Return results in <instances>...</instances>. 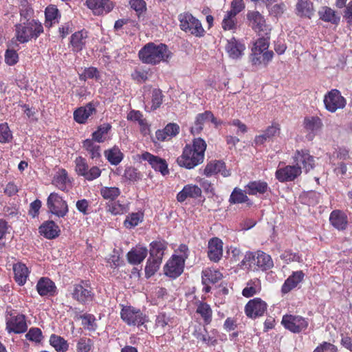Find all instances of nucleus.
Wrapping results in <instances>:
<instances>
[{
    "instance_id": "f257e3e1",
    "label": "nucleus",
    "mask_w": 352,
    "mask_h": 352,
    "mask_svg": "<svg viewBox=\"0 0 352 352\" xmlns=\"http://www.w3.org/2000/svg\"><path fill=\"white\" fill-rule=\"evenodd\" d=\"M207 144L201 138H195L190 144H186L182 154L177 157V163L181 167L192 169L203 163Z\"/></svg>"
},
{
    "instance_id": "f03ea898",
    "label": "nucleus",
    "mask_w": 352,
    "mask_h": 352,
    "mask_svg": "<svg viewBox=\"0 0 352 352\" xmlns=\"http://www.w3.org/2000/svg\"><path fill=\"white\" fill-rule=\"evenodd\" d=\"M173 53L164 43L155 44L153 42L146 43L138 52L140 60L145 64L156 65L161 62H168Z\"/></svg>"
},
{
    "instance_id": "7ed1b4c3",
    "label": "nucleus",
    "mask_w": 352,
    "mask_h": 352,
    "mask_svg": "<svg viewBox=\"0 0 352 352\" xmlns=\"http://www.w3.org/2000/svg\"><path fill=\"white\" fill-rule=\"evenodd\" d=\"M180 29L186 33H189L196 37L201 38L205 36L206 31L201 22L188 12L180 13L178 15Z\"/></svg>"
},
{
    "instance_id": "20e7f679",
    "label": "nucleus",
    "mask_w": 352,
    "mask_h": 352,
    "mask_svg": "<svg viewBox=\"0 0 352 352\" xmlns=\"http://www.w3.org/2000/svg\"><path fill=\"white\" fill-rule=\"evenodd\" d=\"M120 318L129 326L140 327L148 320L145 314L131 305H122Z\"/></svg>"
},
{
    "instance_id": "39448f33",
    "label": "nucleus",
    "mask_w": 352,
    "mask_h": 352,
    "mask_svg": "<svg viewBox=\"0 0 352 352\" xmlns=\"http://www.w3.org/2000/svg\"><path fill=\"white\" fill-rule=\"evenodd\" d=\"M248 25L258 35H270L271 32L270 25L267 24L265 16L258 11L252 10L247 13Z\"/></svg>"
},
{
    "instance_id": "423d86ee",
    "label": "nucleus",
    "mask_w": 352,
    "mask_h": 352,
    "mask_svg": "<svg viewBox=\"0 0 352 352\" xmlns=\"http://www.w3.org/2000/svg\"><path fill=\"white\" fill-rule=\"evenodd\" d=\"M74 163L77 175L83 177L87 181H93L101 175V169L97 166H93L89 168L87 160L82 156L77 157Z\"/></svg>"
},
{
    "instance_id": "0eeeda50",
    "label": "nucleus",
    "mask_w": 352,
    "mask_h": 352,
    "mask_svg": "<svg viewBox=\"0 0 352 352\" xmlns=\"http://www.w3.org/2000/svg\"><path fill=\"white\" fill-rule=\"evenodd\" d=\"M47 207L52 214L64 218L69 212L67 203L57 192H52L47 199Z\"/></svg>"
},
{
    "instance_id": "6e6552de",
    "label": "nucleus",
    "mask_w": 352,
    "mask_h": 352,
    "mask_svg": "<svg viewBox=\"0 0 352 352\" xmlns=\"http://www.w3.org/2000/svg\"><path fill=\"white\" fill-rule=\"evenodd\" d=\"M324 108L330 113H335L338 109H342L346 104V99L337 89L327 91L323 98Z\"/></svg>"
},
{
    "instance_id": "1a4fd4ad",
    "label": "nucleus",
    "mask_w": 352,
    "mask_h": 352,
    "mask_svg": "<svg viewBox=\"0 0 352 352\" xmlns=\"http://www.w3.org/2000/svg\"><path fill=\"white\" fill-rule=\"evenodd\" d=\"M281 324L289 331L299 333L308 328L309 320L300 315L285 314L283 316Z\"/></svg>"
},
{
    "instance_id": "9d476101",
    "label": "nucleus",
    "mask_w": 352,
    "mask_h": 352,
    "mask_svg": "<svg viewBox=\"0 0 352 352\" xmlns=\"http://www.w3.org/2000/svg\"><path fill=\"white\" fill-rule=\"evenodd\" d=\"M72 298L81 304H87L91 302L94 298V293L87 281L82 280L80 283L74 286L72 293Z\"/></svg>"
},
{
    "instance_id": "9b49d317",
    "label": "nucleus",
    "mask_w": 352,
    "mask_h": 352,
    "mask_svg": "<svg viewBox=\"0 0 352 352\" xmlns=\"http://www.w3.org/2000/svg\"><path fill=\"white\" fill-rule=\"evenodd\" d=\"M267 304L261 298L250 300L245 305L244 311L248 318L256 319L263 316L267 311Z\"/></svg>"
},
{
    "instance_id": "f8f14e48",
    "label": "nucleus",
    "mask_w": 352,
    "mask_h": 352,
    "mask_svg": "<svg viewBox=\"0 0 352 352\" xmlns=\"http://www.w3.org/2000/svg\"><path fill=\"white\" fill-rule=\"evenodd\" d=\"M184 264L183 258L173 254L164 266V274L172 278H177L182 274Z\"/></svg>"
},
{
    "instance_id": "ddd939ff",
    "label": "nucleus",
    "mask_w": 352,
    "mask_h": 352,
    "mask_svg": "<svg viewBox=\"0 0 352 352\" xmlns=\"http://www.w3.org/2000/svg\"><path fill=\"white\" fill-rule=\"evenodd\" d=\"M254 43L250 54V60L252 65L261 64V54L267 50L270 45V35H261Z\"/></svg>"
},
{
    "instance_id": "4468645a",
    "label": "nucleus",
    "mask_w": 352,
    "mask_h": 352,
    "mask_svg": "<svg viewBox=\"0 0 352 352\" xmlns=\"http://www.w3.org/2000/svg\"><path fill=\"white\" fill-rule=\"evenodd\" d=\"M293 160L296 166H301L305 173H308L315 166V160L314 156L311 155L309 151L307 149L296 150Z\"/></svg>"
},
{
    "instance_id": "2eb2a0df",
    "label": "nucleus",
    "mask_w": 352,
    "mask_h": 352,
    "mask_svg": "<svg viewBox=\"0 0 352 352\" xmlns=\"http://www.w3.org/2000/svg\"><path fill=\"white\" fill-rule=\"evenodd\" d=\"M23 43L36 39L43 32V24L36 19H28L23 23Z\"/></svg>"
},
{
    "instance_id": "dca6fc26",
    "label": "nucleus",
    "mask_w": 352,
    "mask_h": 352,
    "mask_svg": "<svg viewBox=\"0 0 352 352\" xmlns=\"http://www.w3.org/2000/svg\"><path fill=\"white\" fill-rule=\"evenodd\" d=\"M141 159L148 162L152 168L155 171L160 172L162 175L165 176L169 174L168 164L164 159L154 155L149 152L143 153L141 155Z\"/></svg>"
},
{
    "instance_id": "f3484780",
    "label": "nucleus",
    "mask_w": 352,
    "mask_h": 352,
    "mask_svg": "<svg viewBox=\"0 0 352 352\" xmlns=\"http://www.w3.org/2000/svg\"><path fill=\"white\" fill-rule=\"evenodd\" d=\"M301 173V166L287 165L278 168L275 173V177L280 182L283 183L294 181Z\"/></svg>"
},
{
    "instance_id": "a211bd4d",
    "label": "nucleus",
    "mask_w": 352,
    "mask_h": 352,
    "mask_svg": "<svg viewBox=\"0 0 352 352\" xmlns=\"http://www.w3.org/2000/svg\"><path fill=\"white\" fill-rule=\"evenodd\" d=\"M88 32L85 29L72 34L69 38V45L74 53H79L86 47Z\"/></svg>"
},
{
    "instance_id": "6ab92c4d",
    "label": "nucleus",
    "mask_w": 352,
    "mask_h": 352,
    "mask_svg": "<svg viewBox=\"0 0 352 352\" xmlns=\"http://www.w3.org/2000/svg\"><path fill=\"white\" fill-rule=\"evenodd\" d=\"M305 277V274L302 270L292 272L281 286L280 292L282 295H285L297 287L304 280Z\"/></svg>"
},
{
    "instance_id": "aec40b11",
    "label": "nucleus",
    "mask_w": 352,
    "mask_h": 352,
    "mask_svg": "<svg viewBox=\"0 0 352 352\" xmlns=\"http://www.w3.org/2000/svg\"><path fill=\"white\" fill-rule=\"evenodd\" d=\"M86 5L97 16L110 12L114 7L110 0H86Z\"/></svg>"
},
{
    "instance_id": "412c9836",
    "label": "nucleus",
    "mask_w": 352,
    "mask_h": 352,
    "mask_svg": "<svg viewBox=\"0 0 352 352\" xmlns=\"http://www.w3.org/2000/svg\"><path fill=\"white\" fill-rule=\"evenodd\" d=\"M323 126L322 120L318 116H307L304 118L303 127L307 133V138L311 140Z\"/></svg>"
},
{
    "instance_id": "4be33fe9",
    "label": "nucleus",
    "mask_w": 352,
    "mask_h": 352,
    "mask_svg": "<svg viewBox=\"0 0 352 352\" xmlns=\"http://www.w3.org/2000/svg\"><path fill=\"white\" fill-rule=\"evenodd\" d=\"M225 49L230 58L239 59L243 56L246 47L242 41L233 36L227 41Z\"/></svg>"
},
{
    "instance_id": "5701e85b",
    "label": "nucleus",
    "mask_w": 352,
    "mask_h": 352,
    "mask_svg": "<svg viewBox=\"0 0 352 352\" xmlns=\"http://www.w3.org/2000/svg\"><path fill=\"white\" fill-rule=\"evenodd\" d=\"M220 173L223 177H226L230 175V170L226 168L225 162L221 160H213L208 162L204 169V175L206 177Z\"/></svg>"
},
{
    "instance_id": "b1692460",
    "label": "nucleus",
    "mask_w": 352,
    "mask_h": 352,
    "mask_svg": "<svg viewBox=\"0 0 352 352\" xmlns=\"http://www.w3.org/2000/svg\"><path fill=\"white\" fill-rule=\"evenodd\" d=\"M223 241L218 237H213L208 241V257L214 263L219 262L223 256Z\"/></svg>"
},
{
    "instance_id": "393cba45",
    "label": "nucleus",
    "mask_w": 352,
    "mask_h": 352,
    "mask_svg": "<svg viewBox=\"0 0 352 352\" xmlns=\"http://www.w3.org/2000/svg\"><path fill=\"white\" fill-rule=\"evenodd\" d=\"M82 147L88 153L89 158L95 163L102 162V155L100 146L97 144L93 140L86 139L82 142Z\"/></svg>"
},
{
    "instance_id": "a878e982",
    "label": "nucleus",
    "mask_w": 352,
    "mask_h": 352,
    "mask_svg": "<svg viewBox=\"0 0 352 352\" xmlns=\"http://www.w3.org/2000/svg\"><path fill=\"white\" fill-rule=\"evenodd\" d=\"M296 14L300 18L311 19L315 14V8L311 0H298L295 6Z\"/></svg>"
},
{
    "instance_id": "bb28decb",
    "label": "nucleus",
    "mask_w": 352,
    "mask_h": 352,
    "mask_svg": "<svg viewBox=\"0 0 352 352\" xmlns=\"http://www.w3.org/2000/svg\"><path fill=\"white\" fill-rule=\"evenodd\" d=\"M52 184L62 191H67L71 187L72 181L68 176L67 171L64 168H60L54 174Z\"/></svg>"
},
{
    "instance_id": "cd10ccee",
    "label": "nucleus",
    "mask_w": 352,
    "mask_h": 352,
    "mask_svg": "<svg viewBox=\"0 0 352 352\" xmlns=\"http://www.w3.org/2000/svg\"><path fill=\"white\" fill-rule=\"evenodd\" d=\"M38 232L47 239H54L60 235V230L54 221L48 220L39 226Z\"/></svg>"
},
{
    "instance_id": "c85d7f7f",
    "label": "nucleus",
    "mask_w": 352,
    "mask_h": 352,
    "mask_svg": "<svg viewBox=\"0 0 352 352\" xmlns=\"http://www.w3.org/2000/svg\"><path fill=\"white\" fill-rule=\"evenodd\" d=\"M36 290L41 296H53L56 292V287L50 278L42 277L37 282Z\"/></svg>"
},
{
    "instance_id": "c756f323",
    "label": "nucleus",
    "mask_w": 352,
    "mask_h": 352,
    "mask_svg": "<svg viewBox=\"0 0 352 352\" xmlns=\"http://www.w3.org/2000/svg\"><path fill=\"white\" fill-rule=\"evenodd\" d=\"M180 131L177 123H168L163 129H158L155 132V138L157 141L164 142L175 137Z\"/></svg>"
},
{
    "instance_id": "7c9ffc66",
    "label": "nucleus",
    "mask_w": 352,
    "mask_h": 352,
    "mask_svg": "<svg viewBox=\"0 0 352 352\" xmlns=\"http://www.w3.org/2000/svg\"><path fill=\"white\" fill-rule=\"evenodd\" d=\"M201 195V189L197 185L187 184L177 195V200L184 202L187 198L197 199Z\"/></svg>"
},
{
    "instance_id": "2f4dec72",
    "label": "nucleus",
    "mask_w": 352,
    "mask_h": 352,
    "mask_svg": "<svg viewBox=\"0 0 352 352\" xmlns=\"http://www.w3.org/2000/svg\"><path fill=\"white\" fill-rule=\"evenodd\" d=\"M96 112L94 105L89 102L84 107H80L74 112V119L78 124H85L87 119Z\"/></svg>"
},
{
    "instance_id": "473e14b6",
    "label": "nucleus",
    "mask_w": 352,
    "mask_h": 352,
    "mask_svg": "<svg viewBox=\"0 0 352 352\" xmlns=\"http://www.w3.org/2000/svg\"><path fill=\"white\" fill-rule=\"evenodd\" d=\"M331 224L338 230H344L348 226V218L346 214L340 210H333L329 216Z\"/></svg>"
},
{
    "instance_id": "72a5a7b5",
    "label": "nucleus",
    "mask_w": 352,
    "mask_h": 352,
    "mask_svg": "<svg viewBox=\"0 0 352 352\" xmlns=\"http://www.w3.org/2000/svg\"><path fill=\"white\" fill-rule=\"evenodd\" d=\"M245 188L249 195H264L270 190L268 184L261 179L249 182Z\"/></svg>"
},
{
    "instance_id": "f704fd0d",
    "label": "nucleus",
    "mask_w": 352,
    "mask_h": 352,
    "mask_svg": "<svg viewBox=\"0 0 352 352\" xmlns=\"http://www.w3.org/2000/svg\"><path fill=\"white\" fill-rule=\"evenodd\" d=\"M280 124L276 122H273L272 125L263 131V134L256 135L254 139V142L257 145L263 144L267 140H270L274 136L280 133Z\"/></svg>"
},
{
    "instance_id": "c9c22d12",
    "label": "nucleus",
    "mask_w": 352,
    "mask_h": 352,
    "mask_svg": "<svg viewBox=\"0 0 352 352\" xmlns=\"http://www.w3.org/2000/svg\"><path fill=\"white\" fill-rule=\"evenodd\" d=\"M148 250L145 247L136 246L132 248L126 255L128 262L132 265L140 264L146 257Z\"/></svg>"
},
{
    "instance_id": "e433bc0d",
    "label": "nucleus",
    "mask_w": 352,
    "mask_h": 352,
    "mask_svg": "<svg viewBox=\"0 0 352 352\" xmlns=\"http://www.w3.org/2000/svg\"><path fill=\"white\" fill-rule=\"evenodd\" d=\"M167 245L168 243L164 239L152 241L150 243L149 257L162 261Z\"/></svg>"
},
{
    "instance_id": "4c0bfd02",
    "label": "nucleus",
    "mask_w": 352,
    "mask_h": 352,
    "mask_svg": "<svg viewBox=\"0 0 352 352\" xmlns=\"http://www.w3.org/2000/svg\"><path fill=\"white\" fill-rule=\"evenodd\" d=\"M196 314L200 316L206 325H208L212 320V309L209 304L204 301L196 302Z\"/></svg>"
},
{
    "instance_id": "58836bf2",
    "label": "nucleus",
    "mask_w": 352,
    "mask_h": 352,
    "mask_svg": "<svg viewBox=\"0 0 352 352\" xmlns=\"http://www.w3.org/2000/svg\"><path fill=\"white\" fill-rule=\"evenodd\" d=\"M174 318L165 312H160L156 316L155 328L160 329L164 333L166 330L171 329L174 326Z\"/></svg>"
},
{
    "instance_id": "ea45409f",
    "label": "nucleus",
    "mask_w": 352,
    "mask_h": 352,
    "mask_svg": "<svg viewBox=\"0 0 352 352\" xmlns=\"http://www.w3.org/2000/svg\"><path fill=\"white\" fill-rule=\"evenodd\" d=\"M7 330L9 333H20L22 332V315L11 311L7 318Z\"/></svg>"
},
{
    "instance_id": "a19ab883",
    "label": "nucleus",
    "mask_w": 352,
    "mask_h": 352,
    "mask_svg": "<svg viewBox=\"0 0 352 352\" xmlns=\"http://www.w3.org/2000/svg\"><path fill=\"white\" fill-rule=\"evenodd\" d=\"M104 155L107 161L113 166L118 165L124 158L123 153L117 146H114L111 148L105 150Z\"/></svg>"
},
{
    "instance_id": "79ce46f5",
    "label": "nucleus",
    "mask_w": 352,
    "mask_h": 352,
    "mask_svg": "<svg viewBox=\"0 0 352 352\" xmlns=\"http://www.w3.org/2000/svg\"><path fill=\"white\" fill-rule=\"evenodd\" d=\"M201 278L204 285L214 284L221 280L223 275L218 270L206 268L203 270Z\"/></svg>"
},
{
    "instance_id": "37998d69",
    "label": "nucleus",
    "mask_w": 352,
    "mask_h": 352,
    "mask_svg": "<svg viewBox=\"0 0 352 352\" xmlns=\"http://www.w3.org/2000/svg\"><path fill=\"white\" fill-rule=\"evenodd\" d=\"M49 343L56 352H67L69 347L67 340L54 333L50 336Z\"/></svg>"
},
{
    "instance_id": "c03bdc74",
    "label": "nucleus",
    "mask_w": 352,
    "mask_h": 352,
    "mask_svg": "<svg viewBox=\"0 0 352 352\" xmlns=\"http://www.w3.org/2000/svg\"><path fill=\"white\" fill-rule=\"evenodd\" d=\"M45 25L46 27L50 28L53 25V24L58 22V19L60 17V14L56 6L50 5L45 8Z\"/></svg>"
},
{
    "instance_id": "a18cd8bd",
    "label": "nucleus",
    "mask_w": 352,
    "mask_h": 352,
    "mask_svg": "<svg viewBox=\"0 0 352 352\" xmlns=\"http://www.w3.org/2000/svg\"><path fill=\"white\" fill-rule=\"evenodd\" d=\"M257 270L266 271L274 266V262L270 255L263 251H257L256 256Z\"/></svg>"
},
{
    "instance_id": "49530a36",
    "label": "nucleus",
    "mask_w": 352,
    "mask_h": 352,
    "mask_svg": "<svg viewBox=\"0 0 352 352\" xmlns=\"http://www.w3.org/2000/svg\"><path fill=\"white\" fill-rule=\"evenodd\" d=\"M248 195L245 190H243L239 188H234L233 191L232 192L230 198L229 202L232 204H239L246 203L248 205H252V202L248 198Z\"/></svg>"
},
{
    "instance_id": "de8ad7c7",
    "label": "nucleus",
    "mask_w": 352,
    "mask_h": 352,
    "mask_svg": "<svg viewBox=\"0 0 352 352\" xmlns=\"http://www.w3.org/2000/svg\"><path fill=\"white\" fill-rule=\"evenodd\" d=\"M320 19L324 22H329L337 25L340 22V16L336 14V12L329 7L323 6L318 11Z\"/></svg>"
},
{
    "instance_id": "09e8293b",
    "label": "nucleus",
    "mask_w": 352,
    "mask_h": 352,
    "mask_svg": "<svg viewBox=\"0 0 352 352\" xmlns=\"http://www.w3.org/2000/svg\"><path fill=\"white\" fill-rule=\"evenodd\" d=\"M111 129V125L109 123H104L98 126L97 129L92 133L91 140L98 143H102L107 140V136Z\"/></svg>"
},
{
    "instance_id": "8fccbe9b",
    "label": "nucleus",
    "mask_w": 352,
    "mask_h": 352,
    "mask_svg": "<svg viewBox=\"0 0 352 352\" xmlns=\"http://www.w3.org/2000/svg\"><path fill=\"white\" fill-rule=\"evenodd\" d=\"M107 210L113 215H120L129 211V204H122L120 201H111L107 204Z\"/></svg>"
},
{
    "instance_id": "3c124183",
    "label": "nucleus",
    "mask_w": 352,
    "mask_h": 352,
    "mask_svg": "<svg viewBox=\"0 0 352 352\" xmlns=\"http://www.w3.org/2000/svg\"><path fill=\"white\" fill-rule=\"evenodd\" d=\"M221 27L224 31L235 32L237 29L236 15L227 11L223 19Z\"/></svg>"
},
{
    "instance_id": "603ef678",
    "label": "nucleus",
    "mask_w": 352,
    "mask_h": 352,
    "mask_svg": "<svg viewBox=\"0 0 352 352\" xmlns=\"http://www.w3.org/2000/svg\"><path fill=\"white\" fill-rule=\"evenodd\" d=\"M208 122L206 111L198 113L195 119L192 126L190 127V133L193 135H199L204 129V124Z\"/></svg>"
},
{
    "instance_id": "864d4df0",
    "label": "nucleus",
    "mask_w": 352,
    "mask_h": 352,
    "mask_svg": "<svg viewBox=\"0 0 352 352\" xmlns=\"http://www.w3.org/2000/svg\"><path fill=\"white\" fill-rule=\"evenodd\" d=\"M102 197L109 201L116 200L121 194V190L118 187L102 186L100 190Z\"/></svg>"
},
{
    "instance_id": "5fc2aeb1",
    "label": "nucleus",
    "mask_w": 352,
    "mask_h": 352,
    "mask_svg": "<svg viewBox=\"0 0 352 352\" xmlns=\"http://www.w3.org/2000/svg\"><path fill=\"white\" fill-rule=\"evenodd\" d=\"M300 198L302 204L314 206L319 203L320 195L316 191L310 190L303 192Z\"/></svg>"
},
{
    "instance_id": "6e6d98bb",
    "label": "nucleus",
    "mask_w": 352,
    "mask_h": 352,
    "mask_svg": "<svg viewBox=\"0 0 352 352\" xmlns=\"http://www.w3.org/2000/svg\"><path fill=\"white\" fill-rule=\"evenodd\" d=\"M164 95L160 89H153L151 92V105L148 111H153L160 107Z\"/></svg>"
},
{
    "instance_id": "4d7b16f0",
    "label": "nucleus",
    "mask_w": 352,
    "mask_h": 352,
    "mask_svg": "<svg viewBox=\"0 0 352 352\" xmlns=\"http://www.w3.org/2000/svg\"><path fill=\"white\" fill-rule=\"evenodd\" d=\"M161 261L149 257L145 266V275L146 278L153 276L159 270Z\"/></svg>"
},
{
    "instance_id": "13d9d810",
    "label": "nucleus",
    "mask_w": 352,
    "mask_h": 352,
    "mask_svg": "<svg viewBox=\"0 0 352 352\" xmlns=\"http://www.w3.org/2000/svg\"><path fill=\"white\" fill-rule=\"evenodd\" d=\"M149 69L142 67H137L131 73V76L132 80L138 84H142L146 82L148 78Z\"/></svg>"
},
{
    "instance_id": "bf43d9fd",
    "label": "nucleus",
    "mask_w": 352,
    "mask_h": 352,
    "mask_svg": "<svg viewBox=\"0 0 352 352\" xmlns=\"http://www.w3.org/2000/svg\"><path fill=\"white\" fill-rule=\"evenodd\" d=\"M94 348V341L87 337H81L76 342V352H91Z\"/></svg>"
},
{
    "instance_id": "052dcab7",
    "label": "nucleus",
    "mask_w": 352,
    "mask_h": 352,
    "mask_svg": "<svg viewBox=\"0 0 352 352\" xmlns=\"http://www.w3.org/2000/svg\"><path fill=\"white\" fill-rule=\"evenodd\" d=\"M82 319V324L85 329L91 331H95L97 329L96 319L94 315L91 314H85L80 316Z\"/></svg>"
},
{
    "instance_id": "680f3d73",
    "label": "nucleus",
    "mask_w": 352,
    "mask_h": 352,
    "mask_svg": "<svg viewBox=\"0 0 352 352\" xmlns=\"http://www.w3.org/2000/svg\"><path fill=\"white\" fill-rule=\"evenodd\" d=\"M256 256H257V252H246L243 259L241 261L242 265L245 266V267H247L248 269L257 270Z\"/></svg>"
},
{
    "instance_id": "e2e57ef3",
    "label": "nucleus",
    "mask_w": 352,
    "mask_h": 352,
    "mask_svg": "<svg viewBox=\"0 0 352 352\" xmlns=\"http://www.w3.org/2000/svg\"><path fill=\"white\" fill-rule=\"evenodd\" d=\"M261 289V287L256 285L254 281L250 280L242 290V295L245 298H250L259 293Z\"/></svg>"
},
{
    "instance_id": "0e129e2a",
    "label": "nucleus",
    "mask_w": 352,
    "mask_h": 352,
    "mask_svg": "<svg viewBox=\"0 0 352 352\" xmlns=\"http://www.w3.org/2000/svg\"><path fill=\"white\" fill-rule=\"evenodd\" d=\"M123 177L126 180L135 182L141 179L142 175L135 167L129 166L125 168Z\"/></svg>"
},
{
    "instance_id": "69168bd1",
    "label": "nucleus",
    "mask_w": 352,
    "mask_h": 352,
    "mask_svg": "<svg viewBox=\"0 0 352 352\" xmlns=\"http://www.w3.org/2000/svg\"><path fill=\"white\" fill-rule=\"evenodd\" d=\"M142 220V216L138 212H134L127 216L124 223L126 228L137 226Z\"/></svg>"
},
{
    "instance_id": "338daca9",
    "label": "nucleus",
    "mask_w": 352,
    "mask_h": 352,
    "mask_svg": "<svg viewBox=\"0 0 352 352\" xmlns=\"http://www.w3.org/2000/svg\"><path fill=\"white\" fill-rule=\"evenodd\" d=\"M76 207L78 211L83 215L91 213L90 201L86 199H81L76 201Z\"/></svg>"
},
{
    "instance_id": "774afa93",
    "label": "nucleus",
    "mask_w": 352,
    "mask_h": 352,
    "mask_svg": "<svg viewBox=\"0 0 352 352\" xmlns=\"http://www.w3.org/2000/svg\"><path fill=\"white\" fill-rule=\"evenodd\" d=\"M280 258L283 261H285L287 263L297 261L300 262L301 261V256L296 252H292V250H285L283 253L280 256Z\"/></svg>"
}]
</instances>
